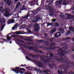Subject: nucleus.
Instances as JSON below:
<instances>
[{"mask_svg": "<svg viewBox=\"0 0 74 74\" xmlns=\"http://www.w3.org/2000/svg\"><path fill=\"white\" fill-rule=\"evenodd\" d=\"M37 14V11H33V10L29 12L27 15L24 17H22L21 18L19 16L18 14H16L14 15V18H17V20H20L21 21H23V19H27L28 17L29 16H33L34 15H36Z\"/></svg>", "mask_w": 74, "mask_h": 74, "instance_id": "1", "label": "nucleus"}, {"mask_svg": "<svg viewBox=\"0 0 74 74\" xmlns=\"http://www.w3.org/2000/svg\"><path fill=\"white\" fill-rule=\"evenodd\" d=\"M69 29L71 30L68 31L65 34V35L66 36H69V35H70V34H71V32H72L73 33H74V28L73 27L71 26H70L69 27Z\"/></svg>", "mask_w": 74, "mask_h": 74, "instance_id": "2", "label": "nucleus"}, {"mask_svg": "<svg viewBox=\"0 0 74 74\" xmlns=\"http://www.w3.org/2000/svg\"><path fill=\"white\" fill-rule=\"evenodd\" d=\"M48 10L50 11V14H49L50 16H53V15L55 14V12L53 10V8L50 6H49L47 7Z\"/></svg>", "mask_w": 74, "mask_h": 74, "instance_id": "3", "label": "nucleus"}, {"mask_svg": "<svg viewBox=\"0 0 74 74\" xmlns=\"http://www.w3.org/2000/svg\"><path fill=\"white\" fill-rule=\"evenodd\" d=\"M41 19V18L39 16L34 17L31 19V21L33 23L37 22H38Z\"/></svg>", "mask_w": 74, "mask_h": 74, "instance_id": "4", "label": "nucleus"}, {"mask_svg": "<svg viewBox=\"0 0 74 74\" xmlns=\"http://www.w3.org/2000/svg\"><path fill=\"white\" fill-rule=\"evenodd\" d=\"M17 68H18V67H16L15 68H14L12 69V71H14V72H15L16 74H18L19 73L20 74H23L24 73V72L20 70H18L17 69Z\"/></svg>", "mask_w": 74, "mask_h": 74, "instance_id": "5", "label": "nucleus"}, {"mask_svg": "<svg viewBox=\"0 0 74 74\" xmlns=\"http://www.w3.org/2000/svg\"><path fill=\"white\" fill-rule=\"evenodd\" d=\"M44 57H45V58L42 57H41L40 58V60L42 61L45 64H46L47 62H49V61L48 60L45 59V58L49 59V57L46 56H45Z\"/></svg>", "mask_w": 74, "mask_h": 74, "instance_id": "6", "label": "nucleus"}, {"mask_svg": "<svg viewBox=\"0 0 74 74\" xmlns=\"http://www.w3.org/2000/svg\"><path fill=\"white\" fill-rule=\"evenodd\" d=\"M34 27L35 31H37L38 30L40 29V25L38 23H35L34 24Z\"/></svg>", "mask_w": 74, "mask_h": 74, "instance_id": "7", "label": "nucleus"}, {"mask_svg": "<svg viewBox=\"0 0 74 74\" xmlns=\"http://www.w3.org/2000/svg\"><path fill=\"white\" fill-rule=\"evenodd\" d=\"M35 63L39 67H41L43 66L42 63H41L40 61H37L35 62Z\"/></svg>", "mask_w": 74, "mask_h": 74, "instance_id": "8", "label": "nucleus"}, {"mask_svg": "<svg viewBox=\"0 0 74 74\" xmlns=\"http://www.w3.org/2000/svg\"><path fill=\"white\" fill-rule=\"evenodd\" d=\"M19 26V24L18 23H16L15 25H14V27H12V30H16V29Z\"/></svg>", "mask_w": 74, "mask_h": 74, "instance_id": "9", "label": "nucleus"}, {"mask_svg": "<svg viewBox=\"0 0 74 74\" xmlns=\"http://www.w3.org/2000/svg\"><path fill=\"white\" fill-rule=\"evenodd\" d=\"M54 36L55 37H62L61 33L60 32L55 33L54 34Z\"/></svg>", "mask_w": 74, "mask_h": 74, "instance_id": "10", "label": "nucleus"}, {"mask_svg": "<svg viewBox=\"0 0 74 74\" xmlns=\"http://www.w3.org/2000/svg\"><path fill=\"white\" fill-rule=\"evenodd\" d=\"M29 49L30 50H32V51H33L35 52H39V51L37 50L36 49H35V47H29Z\"/></svg>", "mask_w": 74, "mask_h": 74, "instance_id": "11", "label": "nucleus"}, {"mask_svg": "<svg viewBox=\"0 0 74 74\" xmlns=\"http://www.w3.org/2000/svg\"><path fill=\"white\" fill-rule=\"evenodd\" d=\"M63 2V0H60L59 1H57L55 3L56 5H58L59 4H61Z\"/></svg>", "mask_w": 74, "mask_h": 74, "instance_id": "12", "label": "nucleus"}, {"mask_svg": "<svg viewBox=\"0 0 74 74\" xmlns=\"http://www.w3.org/2000/svg\"><path fill=\"white\" fill-rule=\"evenodd\" d=\"M38 2V0H34L31 2V6H33L34 5H36V3Z\"/></svg>", "mask_w": 74, "mask_h": 74, "instance_id": "13", "label": "nucleus"}, {"mask_svg": "<svg viewBox=\"0 0 74 74\" xmlns=\"http://www.w3.org/2000/svg\"><path fill=\"white\" fill-rule=\"evenodd\" d=\"M30 55L32 56L33 58H38V56H39V55L37 54V55H34L32 54L31 53L29 54Z\"/></svg>", "mask_w": 74, "mask_h": 74, "instance_id": "14", "label": "nucleus"}, {"mask_svg": "<svg viewBox=\"0 0 74 74\" xmlns=\"http://www.w3.org/2000/svg\"><path fill=\"white\" fill-rule=\"evenodd\" d=\"M5 2L6 3V4L9 5L11 4V0H5Z\"/></svg>", "mask_w": 74, "mask_h": 74, "instance_id": "15", "label": "nucleus"}, {"mask_svg": "<svg viewBox=\"0 0 74 74\" xmlns=\"http://www.w3.org/2000/svg\"><path fill=\"white\" fill-rule=\"evenodd\" d=\"M55 59L57 60V61H58V62H63L62 60H64V59L63 58H60L59 59L57 58H55Z\"/></svg>", "mask_w": 74, "mask_h": 74, "instance_id": "16", "label": "nucleus"}, {"mask_svg": "<svg viewBox=\"0 0 74 74\" xmlns=\"http://www.w3.org/2000/svg\"><path fill=\"white\" fill-rule=\"evenodd\" d=\"M55 0H49L47 1V3H48L49 5H52L53 3V1Z\"/></svg>", "mask_w": 74, "mask_h": 74, "instance_id": "17", "label": "nucleus"}, {"mask_svg": "<svg viewBox=\"0 0 74 74\" xmlns=\"http://www.w3.org/2000/svg\"><path fill=\"white\" fill-rule=\"evenodd\" d=\"M36 41L37 42H44V43H47V42H48L47 41L43 40H36Z\"/></svg>", "mask_w": 74, "mask_h": 74, "instance_id": "18", "label": "nucleus"}, {"mask_svg": "<svg viewBox=\"0 0 74 74\" xmlns=\"http://www.w3.org/2000/svg\"><path fill=\"white\" fill-rule=\"evenodd\" d=\"M56 32V29L55 28H53V29L50 32L51 34H53L55 32Z\"/></svg>", "mask_w": 74, "mask_h": 74, "instance_id": "19", "label": "nucleus"}, {"mask_svg": "<svg viewBox=\"0 0 74 74\" xmlns=\"http://www.w3.org/2000/svg\"><path fill=\"white\" fill-rule=\"evenodd\" d=\"M47 27H48V26H53V25L54 24L53 23H47Z\"/></svg>", "mask_w": 74, "mask_h": 74, "instance_id": "20", "label": "nucleus"}, {"mask_svg": "<svg viewBox=\"0 0 74 74\" xmlns=\"http://www.w3.org/2000/svg\"><path fill=\"white\" fill-rule=\"evenodd\" d=\"M66 15H68V18H70V17H71V18H70V19H73V20L74 21V16H71L70 14H66Z\"/></svg>", "mask_w": 74, "mask_h": 74, "instance_id": "21", "label": "nucleus"}, {"mask_svg": "<svg viewBox=\"0 0 74 74\" xmlns=\"http://www.w3.org/2000/svg\"><path fill=\"white\" fill-rule=\"evenodd\" d=\"M17 70H21L23 71H25V69L24 68H19V67L17 68Z\"/></svg>", "mask_w": 74, "mask_h": 74, "instance_id": "22", "label": "nucleus"}, {"mask_svg": "<svg viewBox=\"0 0 74 74\" xmlns=\"http://www.w3.org/2000/svg\"><path fill=\"white\" fill-rule=\"evenodd\" d=\"M11 37H16V38H17V37H21V36L20 35H12L11 36Z\"/></svg>", "mask_w": 74, "mask_h": 74, "instance_id": "23", "label": "nucleus"}, {"mask_svg": "<svg viewBox=\"0 0 74 74\" xmlns=\"http://www.w3.org/2000/svg\"><path fill=\"white\" fill-rule=\"evenodd\" d=\"M14 34H22V33H21V31H17L15 32H14Z\"/></svg>", "mask_w": 74, "mask_h": 74, "instance_id": "24", "label": "nucleus"}, {"mask_svg": "<svg viewBox=\"0 0 74 74\" xmlns=\"http://www.w3.org/2000/svg\"><path fill=\"white\" fill-rule=\"evenodd\" d=\"M9 11V9L8 8H5L3 11V12H8Z\"/></svg>", "mask_w": 74, "mask_h": 74, "instance_id": "25", "label": "nucleus"}, {"mask_svg": "<svg viewBox=\"0 0 74 74\" xmlns=\"http://www.w3.org/2000/svg\"><path fill=\"white\" fill-rule=\"evenodd\" d=\"M41 7H39L36 8V11H37V13H38V12H37V11H40V10H41Z\"/></svg>", "mask_w": 74, "mask_h": 74, "instance_id": "26", "label": "nucleus"}, {"mask_svg": "<svg viewBox=\"0 0 74 74\" xmlns=\"http://www.w3.org/2000/svg\"><path fill=\"white\" fill-rule=\"evenodd\" d=\"M64 69L65 70H64L63 72V73H64V74H65V73H67V71H68V69H67V68H64Z\"/></svg>", "mask_w": 74, "mask_h": 74, "instance_id": "27", "label": "nucleus"}, {"mask_svg": "<svg viewBox=\"0 0 74 74\" xmlns=\"http://www.w3.org/2000/svg\"><path fill=\"white\" fill-rule=\"evenodd\" d=\"M4 8L3 7H1L0 8V12H4Z\"/></svg>", "mask_w": 74, "mask_h": 74, "instance_id": "28", "label": "nucleus"}, {"mask_svg": "<svg viewBox=\"0 0 74 74\" xmlns=\"http://www.w3.org/2000/svg\"><path fill=\"white\" fill-rule=\"evenodd\" d=\"M16 40L18 41V42H21V43H22V44H23V43H24V41H22L21 40H20L19 39H16Z\"/></svg>", "mask_w": 74, "mask_h": 74, "instance_id": "29", "label": "nucleus"}, {"mask_svg": "<svg viewBox=\"0 0 74 74\" xmlns=\"http://www.w3.org/2000/svg\"><path fill=\"white\" fill-rule=\"evenodd\" d=\"M25 27H26V26H25L24 25H22L20 27V29H23V28H25Z\"/></svg>", "mask_w": 74, "mask_h": 74, "instance_id": "30", "label": "nucleus"}, {"mask_svg": "<svg viewBox=\"0 0 74 74\" xmlns=\"http://www.w3.org/2000/svg\"><path fill=\"white\" fill-rule=\"evenodd\" d=\"M5 25L4 24L1 27V31H2L3 30L4 28V27H5Z\"/></svg>", "mask_w": 74, "mask_h": 74, "instance_id": "31", "label": "nucleus"}, {"mask_svg": "<svg viewBox=\"0 0 74 74\" xmlns=\"http://www.w3.org/2000/svg\"><path fill=\"white\" fill-rule=\"evenodd\" d=\"M4 16H5V17H9V13L8 12L5 14H4Z\"/></svg>", "mask_w": 74, "mask_h": 74, "instance_id": "32", "label": "nucleus"}, {"mask_svg": "<svg viewBox=\"0 0 74 74\" xmlns=\"http://www.w3.org/2000/svg\"><path fill=\"white\" fill-rule=\"evenodd\" d=\"M55 49V48H53V47H49V48H47L46 49H50V50H53V49L54 50Z\"/></svg>", "mask_w": 74, "mask_h": 74, "instance_id": "33", "label": "nucleus"}, {"mask_svg": "<svg viewBox=\"0 0 74 74\" xmlns=\"http://www.w3.org/2000/svg\"><path fill=\"white\" fill-rule=\"evenodd\" d=\"M54 25L56 27H58L59 26V24L57 23H56L54 24Z\"/></svg>", "mask_w": 74, "mask_h": 74, "instance_id": "34", "label": "nucleus"}, {"mask_svg": "<svg viewBox=\"0 0 74 74\" xmlns=\"http://www.w3.org/2000/svg\"><path fill=\"white\" fill-rule=\"evenodd\" d=\"M24 10H25V5H23L22 7V8L21 9V11H22Z\"/></svg>", "mask_w": 74, "mask_h": 74, "instance_id": "35", "label": "nucleus"}, {"mask_svg": "<svg viewBox=\"0 0 74 74\" xmlns=\"http://www.w3.org/2000/svg\"><path fill=\"white\" fill-rule=\"evenodd\" d=\"M26 45H34V44L33 43H30L29 42H26Z\"/></svg>", "mask_w": 74, "mask_h": 74, "instance_id": "36", "label": "nucleus"}, {"mask_svg": "<svg viewBox=\"0 0 74 74\" xmlns=\"http://www.w3.org/2000/svg\"><path fill=\"white\" fill-rule=\"evenodd\" d=\"M49 40L50 41H51V42H52V41H54L55 38H51Z\"/></svg>", "mask_w": 74, "mask_h": 74, "instance_id": "37", "label": "nucleus"}, {"mask_svg": "<svg viewBox=\"0 0 74 74\" xmlns=\"http://www.w3.org/2000/svg\"><path fill=\"white\" fill-rule=\"evenodd\" d=\"M48 65L49 67H51V68H53V66H52V64H51L48 63Z\"/></svg>", "mask_w": 74, "mask_h": 74, "instance_id": "38", "label": "nucleus"}, {"mask_svg": "<svg viewBox=\"0 0 74 74\" xmlns=\"http://www.w3.org/2000/svg\"><path fill=\"white\" fill-rule=\"evenodd\" d=\"M11 19H9L8 21V24L9 25V24H11Z\"/></svg>", "mask_w": 74, "mask_h": 74, "instance_id": "39", "label": "nucleus"}, {"mask_svg": "<svg viewBox=\"0 0 74 74\" xmlns=\"http://www.w3.org/2000/svg\"><path fill=\"white\" fill-rule=\"evenodd\" d=\"M11 19H9L8 21V24L9 25V24H11Z\"/></svg>", "mask_w": 74, "mask_h": 74, "instance_id": "40", "label": "nucleus"}, {"mask_svg": "<svg viewBox=\"0 0 74 74\" xmlns=\"http://www.w3.org/2000/svg\"><path fill=\"white\" fill-rule=\"evenodd\" d=\"M60 16L61 18H64V17L65 16V15L64 14H63V15H62V14H60Z\"/></svg>", "mask_w": 74, "mask_h": 74, "instance_id": "41", "label": "nucleus"}, {"mask_svg": "<svg viewBox=\"0 0 74 74\" xmlns=\"http://www.w3.org/2000/svg\"><path fill=\"white\" fill-rule=\"evenodd\" d=\"M26 59L28 60H31V59H30V58H29V57L27 56H26Z\"/></svg>", "mask_w": 74, "mask_h": 74, "instance_id": "42", "label": "nucleus"}, {"mask_svg": "<svg viewBox=\"0 0 74 74\" xmlns=\"http://www.w3.org/2000/svg\"><path fill=\"white\" fill-rule=\"evenodd\" d=\"M59 30L60 31V32H62V34H63V33H64V31L63 30H62V29H59Z\"/></svg>", "mask_w": 74, "mask_h": 74, "instance_id": "43", "label": "nucleus"}, {"mask_svg": "<svg viewBox=\"0 0 74 74\" xmlns=\"http://www.w3.org/2000/svg\"><path fill=\"white\" fill-rule=\"evenodd\" d=\"M51 46H52V47H53V46H55V45H56V44H55L53 43H52L51 44Z\"/></svg>", "mask_w": 74, "mask_h": 74, "instance_id": "44", "label": "nucleus"}, {"mask_svg": "<svg viewBox=\"0 0 74 74\" xmlns=\"http://www.w3.org/2000/svg\"><path fill=\"white\" fill-rule=\"evenodd\" d=\"M7 40H9V41L11 40V38H10V37L9 36H8V37H7Z\"/></svg>", "mask_w": 74, "mask_h": 74, "instance_id": "45", "label": "nucleus"}, {"mask_svg": "<svg viewBox=\"0 0 74 74\" xmlns=\"http://www.w3.org/2000/svg\"><path fill=\"white\" fill-rule=\"evenodd\" d=\"M68 74H74V73L72 71H70L69 72H68Z\"/></svg>", "mask_w": 74, "mask_h": 74, "instance_id": "46", "label": "nucleus"}, {"mask_svg": "<svg viewBox=\"0 0 74 74\" xmlns=\"http://www.w3.org/2000/svg\"><path fill=\"white\" fill-rule=\"evenodd\" d=\"M11 19V23H13L14 22H15V20L14 19Z\"/></svg>", "mask_w": 74, "mask_h": 74, "instance_id": "47", "label": "nucleus"}, {"mask_svg": "<svg viewBox=\"0 0 74 74\" xmlns=\"http://www.w3.org/2000/svg\"><path fill=\"white\" fill-rule=\"evenodd\" d=\"M43 72H44V73H46L47 74H49V73H48V71L45 70L43 71Z\"/></svg>", "mask_w": 74, "mask_h": 74, "instance_id": "48", "label": "nucleus"}, {"mask_svg": "<svg viewBox=\"0 0 74 74\" xmlns=\"http://www.w3.org/2000/svg\"><path fill=\"white\" fill-rule=\"evenodd\" d=\"M63 5H67V2H66L64 1L63 3Z\"/></svg>", "mask_w": 74, "mask_h": 74, "instance_id": "49", "label": "nucleus"}, {"mask_svg": "<svg viewBox=\"0 0 74 74\" xmlns=\"http://www.w3.org/2000/svg\"><path fill=\"white\" fill-rule=\"evenodd\" d=\"M21 4V3L19 2H18L16 5H19V6H20Z\"/></svg>", "mask_w": 74, "mask_h": 74, "instance_id": "50", "label": "nucleus"}, {"mask_svg": "<svg viewBox=\"0 0 74 74\" xmlns=\"http://www.w3.org/2000/svg\"><path fill=\"white\" fill-rule=\"evenodd\" d=\"M51 21L53 22H56V19H53L51 20Z\"/></svg>", "mask_w": 74, "mask_h": 74, "instance_id": "51", "label": "nucleus"}, {"mask_svg": "<svg viewBox=\"0 0 74 74\" xmlns=\"http://www.w3.org/2000/svg\"><path fill=\"white\" fill-rule=\"evenodd\" d=\"M44 34H45V37H47L48 36V34H46V33H44Z\"/></svg>", "mask_w": 74, "mask_h": 74, "instance_id": "52", "label": "nucleus"}, {"mask_svg": "<svg viewBox=\"0 0 74 74\" xmlns=\"http://www.w3.org/2000/svg\"><path fill=\"white\" fill-rule=\"evenodd\" d=\"M49 55H50V57H53L54 56L53 55H52V53H50L49 54Z\"/></svg>", "mask_w": 74, "mask_h": 74, "instance_id": "53", "label": "nucleus"}, {"mask_svg": "<svg viewBox=\"0 0 74 74\" xmlns=\"http://www.w3.org/2000/svg\"><path fill=\"white\" fill-rule=\"evenodd\" d=\"M19 6L18 5H16V8H17V9H18V8H19Z\"/></svg>", "mask_w": 74, "mask_h": 74, "instance_id": "54", "label": "nucleus"}, {"mask_svg": "<svg viewBox=\"0 0 74 74\" xmlns=\"http://www.w3.org/2000/svg\"><path fill=\"white\" fill-rule=\"evenodd\" d=\"M25 74H32L31 73L26 72L24 73Z\"/></svg>", "mask_w": 74, "mask_h": 74, "instance_id": "55", "label": "nucleus"}, {"mask_svg": "<svg viewBox=\"0 0 74 74\" xmlns=\"http://www.w3.org/2000/svg\"><path fill=\"white\" fill-rule=\"evenodd\" d=\"M5 21H6L5 20V19H3L2 20V21L4 23H5Z\"/></svg>", "mask_w": 74, "mask_h": 74, "instance_id": "56", "label": "nucleus"}, {"mask_svg": "<svg viewBox=\"0 0 74 74\" xmlns=\"http://www.w3.org/2000/svg\"><path fill=\"white\" fill-rule=\"evenodd\" d=\"M39 52L41 54H43V52H42L40 50L39 51Z\"/></svg>", "mask_w": 74, "mask_h": 74, "instance_id": "57", "label": "nucleus"}, {"mask_svg": "<svg viewBox=\"0 0 74 74\" xmlns=\"http://www.w3.org/2000/svg\"><path fill=\"white\" fill-rule=\"evenodd\" d=\"M68 39H70V38H67L65 39H64V40H68Z\"/></svg>", "mask_w": 74, "mask_h": 74, "instance_id": "58", "label": "nucleus"}, {"mask_svg": "<svg viewBox=\"0 0 74 74\" xmlns=\"http://www.w3.org/2000/svg\"><path fill=\"white\" fill-rule=\"evenodd\" d=\"M1 23H2V20H1V19L0 18V25Z\"/></svg>", "mask_w": 74, "mask_h": 74, "instance_id": "59", "label": "nucleus"}, {"mask_svg": "<svg viewBox=\"0 0 74 74\" xmlns=\"http://www.w3.org/2000/svg\"><path fill=\"white\" fill-rule=\"evenodd\" d=\"M28 30V32H29V33H30V32H31V31L29 29H27Z\"/></svg>", "mask_w": 74, "mask_h": 74, "instance_id": "60", "label": "nucleus"}, {"mask_svg": "<svg viewBox=\"0 0 74 74\" xmlns=\"http://www.w3.org/2000/svg\"><path fill=\"white\" fill-rule=\"evenodd\" d=\"M39 73H42L43 72L42 71H40V70H39Z\"/></svg>", "mask_w": 74, "mask_h": 74, "instance_id": "61", "label": "nucleus"}, {"mask_svg": "<svg viewBox=\"0 0 74 74\" xmlns=\"http://www.w3.org/2000/svg\"><path fill=\"white\" fill-rule=\"evenodd\" d=\"M58 74H60V71L58 70Z\"/></svg>", "mask_w": 74, "mask_h": 74, "instance_id": "62", "label": "nucleus"}, {"mask_svg": "<svg viewBox=\"0 0 74 74\" xmlns=\"http://www.w3.org/2000/svg\"><path fill=\"white\" fill-rule=\"evenodd\" d=\"M3 40H2V41H3V40H4V41H7V39H2Z\"/></svg>", "mask_w": 74, "mask_h": 74, "instance_id": "63", "label": "nucleus"}, {"mask_svg": "<svg viewBox=\"0 0 74 74\" xmlns=\"http://www.w3.org/2000/svg\"><path fill=\"white\" fill-rule=\"evenodd\" d=\"M72 58L74 59V54L72 55Z\"/></svg>", "mask_w": 74, "mask_h": 74, "instance_id": "64", "label": "nucleus"}]
</instances>
